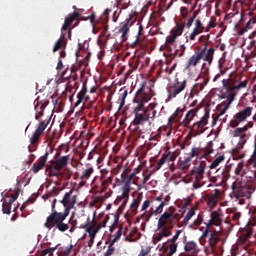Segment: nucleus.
Returning <instances> with one entry per match:
<instances>
[{"label":"nucleus","instance_id":"cd10ccee","mask_svg":"<svg viewBox=\"0 0 256 256\" xmlns=\"http://www.w3.org/2000/svg\"><path fill=\"white\" fill-rule=\"evenodd\" d=\"M85 95H87V82L83 83L81 91L77 94V101L75 102L74 107H79V105L83 103Z\"/></svg>","mask_w":256,"mask_h":256},{"label":"nucleus","instance_id":"338daca9","mask_svg":"<svg viewBox=\"0 0 256 256\" xmlns=\"http://www.w3.org/2000/svg\"><path fill=\"white\" fill-rule=\"evenodd\" d=\"M201 223H203V216L200 214V215H198L197 219L194 220L193 225L195 227H199V225H201Z\"/></svg>","mask_w":256,"mask_h":256},{"label":"nucleus","instance_id":"f704fd0d","mask_svg":"<svg viewBox=\"0 0 256 256\" xmlns=\"http://www.w3.org/2000/svg\"><path fill=\"white\" fill-rule=\"evenodd\" d=\"M215 55V48H209L204 54V61L211 65L213 63V57Z\"/></svg>","mask_w":256,"mask_h":256},{"label":"nucleus","instance_id":"7c9ffc66","mask_svg":"<svg viewBox=\"0 0 256 256\" xmlns=\"http://www.w3.org/2000/svg\"><path fill=\"white\" fill-rule=\"evenodd\" d=\"M185 30V22L176 23V27L172 29V35L175 37H181Z\"/></svg>","mask_w":256,"mask_h":256},{"label":"nucleus","instance_id":"7ed1b4c3","mask_svg":"<svg viewBox=\"0 0 256 256\" xmlns=\"http://www.w3.org/2000/svg\"><path fill=\"white\" fill-rule=\"evenodd\" d=\"M60 203L64 207V212L54 211V213H51L46 218L44 227H46V229H53V227H56L58 231L65 233V231H69L70 229L69 224L65 223V219L69 217L71 209L75 207V204L77 203V196H73V190H70L64 194Z\"/></svg>","mask_w":256,"mask_h":256},{"label":"nucleus","instance_id":"ea45409f","mask_svg":"<svg viewBox=\"0 0 256 256\" xmlns=\"http://www.w3.org/2000/svg\"><path fill=\"white\" fill-rule=\"evenodd\" d=\"M58 248H59L58 245L55 247H48L42 250V252L40 253V256H53V253H55V251H57Z\"/></svg>","mask_w":256,"mask_h":256},{"label":"nucleus","instance_id":"052dcab7","mask_svg":"<svg viewBox=\"0 0 256 256\" xmlns=\"http://www.w3.org/2000/svg\"><path fill=\"white\" fill-rule=\"evenodd\" d=\"M204 153H206V155L213 153V142L208 143L207 147L204 149Z\"/></svg>","mask_w":256,"mask_h":256},{"label":"nucleus","instance_id":"e433bc0d","mask_svg":"<svg viewBox=\"0 0 256 256\" xmlns=\"http://www.w3.org/2000/svg\"><path fill=\"white\" fill-rule=\"evenodd\" d=\"M195 216V208H191L186 216L184 217L183 221L181 222L182 225H189V221Z\"/></svg>","mask_w":256,"mask_h":256},{"label":"nucleus","instance_id":"393cba45","mask_svg":"<svg viewBox=\"0 0 256 256\" xmlns=\"http://www.w3.org/2000/svg\"><path fill=\"white\" fill-rule=\"evenodd\" d=\"M131 21V18H127L124 22L120 24V28L118 30V33H122L121 39L122 41H127V34L129 33V23Z\"/></svg>","mask_w":256,"mask_h":256},{"label":"nucleus","instance_id":"79ce46f5","mask_svg":"<svg viewBox=\"0 0 256 256\" xmlns=\"http://www.w3.org/2000/svg\"><path fill=\"white\" fill-rule=\"evenodd\" d=\"M100 173H101L100 181L107 180V179H113V174H111V172H109V170H107V169H102L100 171Z\"/></svg>","mask_w":256,"mask_h":256},{"label":"nucleus","instance_id":"bb28decb","mask_svg":"<svg viewBox=\"0 0 256 256\" xmlns=\"http://www.w3.org/2000/svg\"><path fill=\"white\" fill-rule=\"evenodd\" d=\"M63 45H67V33L61 32L60 39L54 45L53 52L59 51V49H63Z\"/></svg>","mask_w":256,"mask_h":256},{"label":"nucleus","instance_id":"09e8293b","mask_svg":"<svg viewBox=\"0 0 256 256\" xmlns=\"http://www.w3.org/2000/svg\"><path fill=\"white\" fill-rule=\"evenodd\" d=\"M202 152H203V149L193 147L191 152L188 155L193 159V157H199V155H201Z\"/></svg>","mask_w":256,"mask_h":256},{"label":"nucleus","instance_id":"0e129e2a","mask_svg":"<svg viewBox=\"0 0 256 256\" xmlns=\"http://www.w3.org/2000/svg\"><path fill=\"white\" fill-rule=\"evenodd\" d=\"M249 9L251 12H249V16H253V11H256V0H253L250 5H249Z\"/></svg>","mask_w":256,"mask_h":256},{"label":"nucleus","instance_id":"0eeeda50","mask_svg":"<svg viewBox=\"0 0 256 256\" xmlns=\"http://www.w3.org/2000/svg\"><path fill=\"white\" fill-rule=\"evenodd\" d=\"M69 163V155L62 156L57 160H51L50 165L46 166V173L49 172V177H59L61 170L67 167Z\"/></svg>","mask_w":256,"mask_h":256},{"label":"nucleus","instance_id":"603ef678","mask_svg":"<svg viewBox=\"0 0 256 256\" xmlns=\"http://www.w3.org/2000/svg\"><path fill=\"white\" fill-rule=\"evenodd\" d=\"M115 244H113V242L110 243V245L108 246L107 251L104 253V256H111L115 254Z\"/></svg>","mask_w":256,"mask_h":256},{"label":"nucleus","instance_id":"473e14b6","mask_svg":"<svg viewBox=\"0 0 256 256\" xmlns=\"http://www.w3.org/2000/svg\"><path fill=\"white\" fill-rule=\"evenodd\" d=\"M73 247L75 245L69 244L68 246H62L59 249L58 256H69L71 255V251H73Z\"/></svg>","mask_w":256,"mask_h":256},{"label":"nucleus","instance_id":"b1692460","mask_svg":"<svg viewBox=\"0 0 256 256\" xmlns=\"http://www.w3.org/2000/svg\"><path fill=\"white\" fill-rule=\"evenodd\" d=\"M93 173H95V169L88 164L86 166V169H84L82 171V175L80 177V179H81L80 185H85V183L88 181V179L91 178Z\"/></svg>","mask_w":256,"mask_h":256},{"label":"nucleus","instance_id":"c756f323","mask_svg":"<svg viewBox=\"0 0 256 256\" xmlns=\"http://www.w3.org/2000/svg\"><path fill=\"white\" fill-rule=\"evenodd\" d=\"M129 173H131V168L126 167L121 174V183L124 184L122 187L131 189L129 184Z\"/></svg>","mask_w":256,"mask_h":256},{"label":"nucleus","instance_id":"680f3d73","mask_svg":"<svg viewBox=\"0 0 256 256\" xmlns=\"http://www.w3.org/2000/svg\"><path fill=\"white\" fill-rule=\"evenodd\" d=\"M211 39V35H202L199 37V43H209V40Z\"/></svg>","mask_w":256,"mask_h":256},{"label":"nucleus","instance_id":"bf43d9fd","mask_svg":"<svg viewBox=\"0 0 256 256\" xmlns=\"http://www.w3.org/2000/svg\"><path fill=\"white\" fill-rule=\"evenodd\" d=\"M135 175H136V174L133 173V172L128 174V177H129L128 179H129L130 187H131V182H132L134 185H137V179H138V178H135Z\"/></svg>","mask_w":256,"mask_h":256},{"label":"nucleus","instance_id":"a19ab883","mask_svg":"<svg viewBox=\"0 0 256 256\" xmlns=\"http://www.w3.org/2000/svg\"><path fill=\"white\" fill-rule=\"evenodd\" d=\"M217 203H219L217 195H212L207 200V204H208V207H210V209L217 207Z\"/></svg>","mask_w":256,"mask_h":256},{"label":"nucleus","instance_id":"6ab92c4d","mask_svg":"<svg viewBox=\"0 0 256 256\" xmlns=\"http://www.w3.org/2000/svg\"><path fill=\"white\" fill-rule=\"evenodd\" d=\"M35 111H36V115H35V119L36 121H39V119H41V117H43L44 115V111L47 107V105H49V100H42L39 102V100H35Z\"/></svg>","mask_w":256,"mask_h":256},{"label":"nucleus","instance_id":"13d9d810","mask_svg":"<svg viewBox=\"0 0 256 256\" xmlns=\"http://www.w3.org/2000/svg\"><path fill=\"white\" fill-rule=\"evenodd\" d=\"M19 193H21V189L16 188L15 193L12 194L10 197L11 202L15 203V201H17V199H19Z\"/></svg>","mask_w":256,"mask_h":256},{"label":"nucleus","instance_id":"aec40b11","mask_svg":"<svg viewBox=\"0 0 256 256\" xmlns=\"http://www.w3.org/2000/svg\"><path fill=\"white\" fill-rule=\"evenodd\" d=\"M208 235H209L208 245L213 251L215 247H217V243L221 241V238H219V231L210 229Z\"/></svg>","mask_w":256,"mask_h":256},{"label":"nucleus","instance_id":"774afa93","mask_svg":"<svg viewBox=\"0 0 256 256\" xmlns=\"http://www.w3.org/2000/svg\"><path fill=\"white\" fill-rule=\"evenodd\" d=\"M241 171H243V163H238L237 167L235 168V175H241Z\"/></svg>","mask_w":256,"mask_h":256},{"label":"nucleus","instance_id":"20e7f679","mask_svg":"<svg viewBox=\"0 0 256 256\" xmlns=\"http://www.w3.org/2000/svg\"><path fill=\"white\" fill-rule=\"evenodd\" d=\"M223 161H225V155H220L210 164L209 169H211V171L216 169V175L211 178L212 183H227V181L231 178V167L229 165L225 166L224 168H218Z\"/></svg>","mask_w":256,"mask_h":256},{"label":"nucleus","instance_id":"dca6fc26","mask_svg":"<svg viewBox=\"0 0 256 256\" xmlns=\"http://www.w3.org/2000/svg\"><path fill=\"white\" fill-rule=\"evenodd\" d=\"M205 169H207V163L205 161H201L198 166L194 167L190 175L192 179H196V181H201L203 176L205 175Z\"/></svg>","mask_w":256,"mask_h":256},{"label":"nucleus","instance_id":"8fccbe9b","mask_svg":"<svg viewBox=\"0 0 256 256\" xmlns=\"http://www.w3.org/2000/svg\"><path fill=\"white\" fill-rule=\"evenodd\" d=\"M167 161H168L167 156H165V154H163L155 167L156 171H159V169H161L163 167V165H165V163H167Z\"/></svg>","mask_w":256,"mask_h":256},{"label":"nucleus","instance_id":"864d4df0","mask_svg":"<svg viewBox=\"0 0 256 256\" xmlns=\"http://www.w3.org/2000/svg\"><path fill=\"white\" fill-rule=\"evenodd\" d=\"M184 214H185V212H183L181 216H180L179 213L172 214V225H173V227H175V223L181 221V217H183Z\"/></svg>","mask_w":256,"mask_h":256},{"label":"nucleus","instance_id":"412c9836","mask_svg":"<svg viewBox=\"0 0 256 256\" xmlns=\"http://www.w3.org/2000/svg\"><path fill=\"white\" fill-rule=\"evenodd\" d=\"M204 31L205 26H203V22H201V19L199 18L196 19L195 27L189 36L190 41H195V37H197V35H201V33H203Z\"/></svg>","mask_w":256,"mask_h":256},{"label":"nucleus","instance_id":"49530a36","mask_svg":"<svg viewBox=\"0 0 256 256\" xmlns=\"http://www.w3.org/2000/svg\"><path fill=\"white\" fill-rule=\"evenodd\" d=\"M246 131H247V127L236 128L232 132V137H241L243 135V133H246Z\"/></svg>","mask_w":256,"mask_h":256},{"label":"nucleus","instance_id":"6e6552de","mask_svg":"<svg viewBox=\"0 0 256 256\" xmlns=\"http://www.w3.org/2000/svg\"><path fill=\"white\" fill-rule=\"evenodd\" d=\"M185 89H187V80L179 81V79H176L174 82H171L166 87V91L168 93V101H172V99H177V97H179V95H181L183 91H185Z\"/></svg>","mask_w":256,"mask_h":256},{"label":"nucleus","instance_id":"ddd939ff","mask_svg":"<svg viewBox=\"0 0 256 256\" xmlns=\"http://www.w3.org/2000/svg\"><path fill=\"white\" fill-rule=\"evenodd\" d=\"M231 199H241V197H246L249 199L251 197V192L247 186H236L235 183L232 184V192L230 193Z\"/></svg>","mask_w":256,"mask_h":256},{"label":"nucleus","instance_id":"9b49d317","mask_svg":"<svg viewBox=\"0 0 256 256\" xmlns=\"http://www.w3.org/2000/svg\"><path fill=\"white\" fill-rule=\"evenodd\" d=\"M50 121L51 120L40 121L36 130L30 136V144L33 145V147H35V145H39V140L41 139V135H43V131H45V129H47V126L49 125Z\"/></svg>","mask_w":256,"mask_h":256},{"label":"nucleus","instance_id":"37998d69","mask_svg":"<svg viewBox=\"0 0 256 256\" xmlns=\"http://www.w3.org/2000/svg\"><path fill=\"white\" fill-rule=\"evenodd\" d=\"M119 95H120V99H121L120 107H123V105H125V99H127V95H129V92L127 91V89L122 88V89H120Z\"/></svg>","mask_w":256,"mask_h":256},{"label":"nucleus","instance_id":"2f4dec72","mask_svg":"<svg viewBox=\"0 0 256 256\" xmlns=\"http://www.w3.org/2000/svg\"><path fill=\"white\" fill-rule=\"evenodd\" d=\"M192 159L193 158L188 155L183 161L179 162L178 168L180 169V171H187V169L191 167Z\"/></svg>","mask_w":256,"mask_h":256},{"label":"nucleus","instance_id":"69168bd1","mask_svg":"<svg viewBox=\"0 0 256 256\" xmlns=\"http://www.w3.org/2000/svg\"><path fill=\"white\" fill-rule=\"evenodd\" d=\"M249 137H251L250 133H242V135H240V141L242 143H247V139H249Z\"/></svg>","mask_w":256,"mask_h":256},{"label":"nucleus","instance_id":"4be33fe9","mask_svg":"<svg viewBox=\"0 0 256 256\" xmlns=\"http://www.w3.org/2000/svg\"><path fill=\"white\" fill-rule=\"evenodd\" d=\"M199 111V109L197 108H193L191 110H189L185 117L184 120L182 121L181 125L182 127H190L189 125H191V121H193L195 119V117H197V112Z\"/></svg>","mask_w":256,"mask_h":256},{"label":"nucleus","instance_id":"a878e982","mask_svg":"<svg viewBox=\"0 0 256 256\" xmlns=\"http://www.w3.org/2000/svg\"><path fill=\"white\" fill-rule=\"evenodd\" d=\"M184 250L186 253H190V255H197L199 253V247L195 241H188L184 245Z\"/></svg>","mask_w":256,"mask_h":256},{"label":"nucleus","instance_id":"a211bd4d","mask_svg":"<svg viewBox=\"0 0 256 256\" xmlns=\"http://www.w3.org/2000/svg\"><path fill=\"white\" fill-rule=\"evenodd\" d=\"M47 159H49V152H46L33 164L31 171L34 174H37L39 171H42L45 165H47Z\"/></svg>","mask_w":256,"mask_h":256},{"label":"nucleus","instance_id":"f8f14e48","mask_svg":"<svg viewBox=\"0 0 256 256\" xmlns=\"http://www.w3.org/2000/svg\"><path fill=\"white\" fill-rule=\"evenodd\" d=\"M97 225V221L93 219L90 221L89 217L87 218V221L85 224H81L79 226V229H85L86 233H88L90 241H89V247L95 243V237H97V232H95L93 229Z\"/></svg>","mask_w":256,"mask_h":256},{"label":"nucleus","instance_id":"72a5a7b5","mask_svg":"<svg viewBox=\"0 0 256 256\" xmlns=\"http://www.w3.org/2000/svg\"><path fill=\"white\" fill-rule=\"evenodd\" d=\"M2 211L6 215H11V205H13L14 202H11V199L7 200V198L2 199Z\"/></svg>","mask_w":256,"mask_h":256},{"label":"nucleus","instance_id":"e2e57ef3","mask_svg":"<svg viewBox=\"0 0 256 256\" xmlns=\"http://www.w3.org/2000/svg\"><path fill=\"white\" fill-rule=\"evenodd\" d=\"M163 207H165V203H160V205L158 207H156V209L153 213L155 215H161V213H163Z\"/></svg>","mask_w":256,"mask_h":256},{"label":"nucleus","instance_id":"de8ad7c7","mask_svg":"<svg viewBox=\"0 0 256 256\" xmlns=\"http://www.w3.org/2000/svg\"><path fill=\"white\" fill-rule=\"evenodd\" d=\"M171 116L177 121V123H179L181 121V117H183V109L177 108Z\"/></svg>","mask_w":256,"mask_h":256},{"label":"nucleus","instance_id":"4c0bfd02","mask_svg":"<svg viewBox=\"0 0 256 256\" xmlns=\"http://www.w3.org/2000/svg\"><path fill=\"white\" fill-rule=\"evenodd\" d=\"M139 63H141V59H139V57L134 56L129 61V67L134 71H137V69H139Z\"/></svg>","mask_w":256,"mask_h":256},{"label":"nucleus","instance_id":"5701e85b","mask_svg":"<svg viewBox=\"0 0 256 256\" xmlns=\"http://www.w3.org/2000/svg\"><path fill=\"white\" fill-rule=\"evenodd\" d=\"M128 231L129 227L125 225V223L119 224L118 231L114 234V238L111 240L112 245H115V243L121 239L122 235H127Z\"/></svg>","mask_w":256,"mask_h":256},{"label":"nucleus","instance_id":"2eb2a0df","mask_svg":"<svg viewBox=\"0 0 256 256\" xmlns=\"http://www.w3.org/2000/svg\"><path fill=\"white\" fill-rule=\"evenodd\" d=\"M79 17V13L74 12L65 18L64 24L61 28V33H66L68 38L71 39V25H73V21Z\"/></svg>","mask_w":256,"mask_h":256},{"label":"nucleus","instance_id":"f257e3e1","mask_svg":"<svg viewBox=\"0 0 256 256\" xmlns=\"http://www.w3.org/2000/svg\"><path fill=\"white\" fill-rule=\"evenodd\" d=\"M247 85H249V79L245 78L243 80V77L239 75L222 80V90L219 97L227 101L217 106L220 112L217 114V117L213 118L212 125H215L217 121L227 113V110L231 107V103L235 101V97H237L239 91H241V89H247Z\"/></svg>","mask_w":256,"mask_h":256},{"label":"nucleus","instance_id":"58836bf2","mask_svg":"<svg viewBox=\"0 0 256 256\" xmlns=\"http://www.w3.org/2000/svg\"><path fill=\"white\" fill-rule=\"evenodd\" d=\"M203 89H205L204 84H201V83L195 84L192 88L191 93H190V97H193V95H199V93L201 91H203Z\"/></svg>","mask_w":256,"mask_h":256},{"label":"nucleus","instance_id":"c03bdc74","mask_svg":"<svg viewBox=\"0 0 256 256\" xmlns=\"http://www.w3.org/2000/svg\"><path fill=\"white\" fill-rule=\"evenodd\" d=\"M180 15L182 17V19L180 20L181 23H185V19H187V17H189V8L182 6L180 8Z\"/></svg>","mask_w":256,"mask_h":256},{"label":"nucleus","instance_id":"1a4fd4ad","mask_svg":"<svg viewBox=\"0 0 256 256\" xmlns=\"http://www.w3.org/2000/svg\"><path fill=\"white\" fill-rule=\"evenodd\" d=\"M252 113L253 107H245L244 109H242L234 115L233 119L230 121V127H232L233 129L239 127L241 123L247 121V119L251 117Z\"/></svg>","mask_w":256,"mask_h":256},{"label":"nucleus","instance_id":"f3484780","mask_svg":"<svg viewBox=\"0 0 256 256\" xmlns=\"http://www.w3.org/2000/svg\"><path fill=\"white\" fill-rule=\"evenodd\" d=\"M141 201H143V193H138L130 204V209L128 210L127 215L135 217L138 213L137 210L139 209V205H141Z\"/></svg>","mask_w":256,"mask_h":256},{"label":"nucleus","instance_id":"423d86ee","mask_svg":"<svg viewBox=\"0 0 256 256\" xmlns=\"http://www.w3.org/2000/svg\"><path fill=\"white\" fill-rule=\"evenodd\" d=\"M210 113H211V109H209V107L206 106L204 108L203 117L188 128L192 137H199V135H203V133L207 131V125L209 124Z\"/></svg>","mask_w":256,"mask_h":256},{"label":"nucleus","instance_id":"c85d7f7f","mask_svg":"<svg viewBox=\"0 0 256 256\" xmlns=\"http://www.w3.org/2000/svg\"><path fill=\"white\" fill-rule=\"evenodd\" d=\"M131 193V188L122 187V194L117 197V199L121 202L124 207H127V203L129 201V194Z\"/></svg>","mask_w":256,"mask_h":256},{"label":"nucleus","instance_id":"4468645a","mask_svg":"<svg viewBox=\"0 0 256 256\" xmlns=\"http://www.w3.org/2000/svg\"><path fill=\"white\" fill-rule=\"evenodd\" d=\"M205 57V49H202L200 52L192 55L188 61L185 63L184 69L185 71H190L191 68L197 67L199 63H201V59Z\"/></svg>","mask_w":256,"mask_h":256},{"label":"nucleus","instance_id":"9d476101","mask_svg":"<svg viewBox=\"0 0 256 256\" xmlns=\"http://www.w3.org/2000/svg\"><path fill=\"white\" fill-rule=\"evenodd\" d=\"M223 222V219L221 218V213L214 211L211 213V219L206 224V229L201 235V239H205L209 237V232L211 231V227L215 225L216 227H219L221 223Z\"/></svg>","mask_w":256,"mask_h":256},{"label":"nucleus","instance_id":"3c124183","mask_svg":"<svg viewBox=\"0 0 256 256\" xmlns=\"http://www.w3.org/2000/svg\"><path fill=\"white\" fill-rule=\"evenodd\" d=\"M161 138V134H156V135H154V136H152L150 139H149V141H151L150 143H149V145H150V147H155V145H157V143H158V141H159V139Z\"/></svg>","mask_w":256,"mask_h":256},{"label":"nucleus","instance_id":"f03ea898","mask_svg":"<svg viewBox=\"0 0 256 256\" xmlns=\"http://www.w3.org/2000/svg\"><path fill=\"white\" fill-rule=\"evenodd\" d=\"M149 101H151V96L149 92H145V87L142 86L136 92L133 99V103H137L133 110L135 118L132 125L135 127L143 125V123H146V121H149V119H151V121H155V116L157 115V110H155V107H157V103H150L148 107L145 108V103H149Z\"/></svg>","mask_w":256,"mask_h":256},{"label":"nucleus","instance_id":"4d7b16f0","mask_svg":"<svg viewBox=\"0 0 256 256\" xmlns=\"http://www.w3.org/2000/svg\"><path fill=\"white\" fill-rule=\"evenodd\" d=\"M164 155L168 161H175V159H177L176 152H168L167 154H164Z\"/></svg>","mask_w":256,"mask_h":256},{"label":"nucleus","instance_id":"c9c22d12","mask_svg":"<svg viewBox=\"0 0 256 256\" xmlns=\"http://www.w3.org/2000/svg\"><path fill=\"white\" fill-rule=\"evenodd\" d=\"M109 221V216H106L103 221H101L99 224H97L96 222V225L95 227L93 228V231L95 233H99V231H101V229H103L104 227H107V223Z\"/></svg>","mask_w":256,"mask_h":256},{"label":"nucleus","instance_id":"39448f33","mask_svg":"<svg viewBox=\"0 0 256 256\" xmlns=\"http://www.w3.org/2000/svg\"><path fill=\"white\" fill-rule=\"evenodd\" d=\"M172 217L173 214L167 211L160 216L157 223V230L159 233L154 236V243H159L164 237H171V229H173Z\"/></svg>","mask_w":256,"mask_h":256},{"label":"nucleus","instance_id":"a18cd8bd","mask_svg":"<svg viewBox=\"0 0 256 256\" xmlns=\"http://www.w3.org/2000/svg\"><path fill=\"white\" fill-rule=\"evenodd\" d=\"M100 183H101V192H105L107 191V187H109L111 185V183H113V178H110V179H106V180H100Z\"/></svg>","mask_w":256,"mask_h":256},{"label":"nucleus","instance_id":"6e6d98bb","mask_svg":"<svg viewBox=\"0 0 256 256\" xmlns=\"http://www.w3.org/2000/svg\"><path fill=\"white\" fill-rule=\"evenodd\" d=\"M251 25H253V22L252 21H248L246 23V27L242 28L238 33L239 35H245V33H247V31H249V29H251Z\"/></svg>","mask_w":256,"mask_h":256},{"label":"nucleus","instance_id":"5fc2aeb1","mask_svg":"<svg viewBox=\"0 0 256 256\" xmlns=\"http://www.w3.org/2000/svg\"><path fill=\"white\" fill-rule=\"evenodd\" d=\"M177 247H178V244L177 243H174V242H170V245H169V255H175V253H177Z\"/></svg>","mask_w":256,"mask_h":256}]
</instances>
